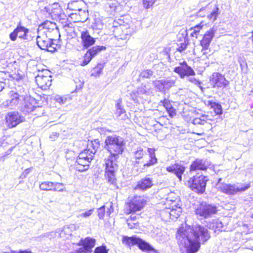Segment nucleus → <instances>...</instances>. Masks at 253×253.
Returning a JSON list of instances; mask_svg holds the SVG:
<instances>
[{"mask_svg": "<svg viewBox=\"0 0 253 253\" xmlns=\"http://www.w3.org/2000/svg\"><path fill=\"white\" fill-rule=\"evenodd\" d=\"M208 229L200 225L181 227L177 231L176 239L181 253H196L200 248L201 243L210 238Z\"/></svg>", "mask_w": 253, "mask_h": 253, "instance_id": "f257e3e1", "label": "nucleus"}, {"mask_svg": "<svg viewBox=\"0 0 253 253\" xmlns=\"http://www.w3.org/2000/svg\"><path fill=\"white\" fill-rule=\"evenodd\" d=\"M125 143L124 139L119 136H108L105 140V148L109 153V156L104 159L105 176L111 184H115L116 179L115 172L118 169L116 162L120 155L124 150Z\"/></svg>", "mask_w": 253, "mask_h": 253, "instance_id": "f03ea898", "label": "nucleus"}, {"mask_svg": "<svg viewBox=\"0 0 253 253\" xmlns=\"http://www.w3.org/2000/svg\"><path fill=\"white\" fill-rule=\"evenodd\" d=\"M37 43L42 50L53 52L55 48L52 46V41L60 37L59 29L56 24L49 21H46L39 26L37 31Z\"/></svg>", "mask_w": 253, "mask_h": 253, "instance_id": "7ed1b4c3", "label": "nucleus"}, {"mask_svg": "<svg viewBox=\"0 0 253 253\" xmlns=\"http://www.w3.org/2000/svg\"><path fill=\"white\" fill-rule=\"evenodd\" d=\"M221 178H219L216 184L217 189L228 195H235L239 192H243L251 187L250 183H237L234 184L221 183Z\"/></svg>", "mask_w": 253, "mask_h": 253, "instance_id": "20e7f679", "label": "nucleus"}, {"mask_svg": "<svg viewBox=\"0 0 253 253\" xmlns=\"http://www.w3.org/2000/svg\"><path fill=\"white\" fill-rule=\"evenodd\" d=\"M89 151V149H85L79 154L75 164L78 170L84 171L88 169L89 164L94 157Z\"/></svg>", "mask_w": 253, "mask_h": 253, "instance_id": "39448f33", "label": "nucleus"}, {"mask_svg": "<svg viewBox=\"0 0 253 253\" xmlns=\"http://www.w3.org/2000/svg\"><path fill=\"white\" fill-rule=\"evenodd\" d=\"M207 179L203 175L194 176L188 180V184L192 190L202 193L206 188Z\"/></svg>", "mask_w": 253, "mask_h": 253, "instance_id": "423d86ee", "label": "nucleus"}, {"mask_svg": "<svg viewBox=\"0 0 253 253\" xmlns=\"http://www.w3.org/2000/svg\"><path fill=\"white\" fill-rule=\"evenodd\" d=\"M126 4L125 0H108L105 5V10L110 16H114L121 11Z\"/></svg>", "mask_w": 253, "mask_h": 253, "instance_id": "0eeeda50", "label": "nucleus"}, {"mask_svg": "<svg viewBox=\"0 0 253 253\" xmlns=\"http://www.w3.org/2000/svg\"><path fill=\"white\" fill-rule=\"evenodd\" d=\"M217 212L216 207L214 205L202 203L196 210L197 215L204 218H209Z\"/></svg>", "mask_w": 253, "mask_h": 253, "instance_id": "6e6552de", "label": "nucleus"}, {"mask_svg": "<svg viewBox=\"0 0 253 253\" xmlns=\"http://www.w3.org/2000/svg\"><path fill=\"white\" fill-rule=\"evenodd\" d=\"M146 201L143 196L135 195L128 203L129 213L141 211L146 204Z\"/></svg>", "mask_w": 253, "mask_h": 253, "instance_id": "1a4fd4ad", "label": "nucleus"}, {"mask_svg": "<svg viewBox=\"0 0 253 253\" xmlns=\"http://www.w3.org/2000/svg\"><path fill=\"white\" fill-rule=\"evenodd\" d=\"M5 119L8 126L12 128L23 122L25 118L18 112H11L7 114Z\"/></svg>", "mask_w": 253, "mask_h": 253, "instance_id": "9d476101", "label": "nucleus"}, {"mask_svg": "<svg viewBox=\"0 0 253 253\" xmlns=\"http://www.w3.org/2000/svg\"><path fill=\"white\" fill-rule=\"evenodd\" d=\"M179 66L174 69V72L179 74L180 78L183 79L185 76L195 75L194 70L189 66L185 61L179 63Z\"/></svg>", "mask_w": 253, "mask_h": 253, "instance_id": "9b49d317", "label": "nucleus"}, {"mask_svg": "<svg viewBox=\"0 0 253 253\" xmlns=\"http://www.w3.org/2000/svg\"><path fill=\"white\" fill-rule=\"evenodd\" d=\"M51 76L44 75L41 73L36 77V82L39 87L42 89L46 90L51 84Z\"/></svg>", "mask_w": 253, "mask_h": 253, "instance_id": "f8f14e48", "label": "nucleus"}, {"mask_svg": "<svg viewBox=\"0 0 253 253\" xmlns=\"http://www.w3.org/2000/svg\"><path fill=\"white\" fill-rule=\"evenodd\" d=\"M29 30L19 23L13 32L9 35V38L12 41H15L17 37L21 39H27V34Z\"/></svg>", "mask_w": 253, "mask_h": 253, "instance_id": "ddd939ff", "label": "nucleus"}, {"mask_svg": "<svg viewBox=\"0 0 253 253\" xmlns=\"http://www.w3.org/2000/svg\"><path fill=\"white\" fill-rule=\"evenodd\" d=\"M10 99L6 101L5 106L13 108L25 98V95L19 94L13 91L9 93Z\"/></svg>", "mask_w": 253, "mask_h": 253, "instance_id": "4468645a", "label": "nucleus"}, {"mask_svg": "<svg viewBox=\"0 0 253 253\" xmlns=\"http://www.w3.org/2000/svg\"><path fill=\"white\" fill-rule=\"evenodd\" d=\"M211 82L213 84V87H226L229 84V82L226 80L222 75L218 73L212 74Z\"/></svg>", "mask_w": 253, "mask_h": 253, "instance_id": "2eb2a0df", "label": "nucleus"}, {"mask_svg": "<svg viewBox=\"0 0 253 253\" xmlns=\"http://www.w3.org/2000/svg\"><path fill=\"white\" fill-rule=\"evenodd\" d=\"M153 185V178L150 177L149 175H147L137 182L134 189L135 190L145 191L151 188Z\"/></svg>", "mask_w": 253, "mask_h": 253, "instance_id": "dca6fc26", "label": "nucleus"}, {"mask_svg": "<svg viewBox=\"0 0 253 253\" xmlns=\"http://www.w3.org/2000/svg\"><path fill=\"white\" fill-rule=\"evenodd\" d=\"M22 101L23 107H22L21 110L25 114L31 113L37 108L35 106V100L33 98L25 95V98Z\"/></svg>", "mask_w": 253, "mask_h": 253, "instance_id": "f3484780", "label": "nucleus"}, {"mask_svg": "<svg viewBox=\"0 0 253 253\" xmlns=\"http://www.w3.org/2000/svg\"><path fill=\"white\" fill-rule=\"evenodd\" d=\"M216 31V28L213 27L205 33L200 43L203 49H207L209 48Z\"/></svg>", "mask_w": 253, "mask_h": 253, "instance_id": "a211bd4d", "label": "nucleus"}, {"mask_svg": "<svg viewBox=\"0 0 253 253\" xmlns=\"http://www.w3.org/2000/svg\"><path fill=\"white\" fill-rule=\"evenodd\" d=\"M81 38L82 45L85 48L92 45L95 42V39L92 37L87 30L81 32Z\"/></svg>", "mask_w": 253, "mask_h": 253, "instance_id": "6ab92c4d", "label": "nucleus"}, {"mask_svg": "<svg viewBox=\"0 0 253 253\" xmlns=\"http://www.w3.org/2000/svg\"><path fill=\"white\" fill-rule=\"evenodd\" d=\"M185 167L181 164H174L166 168L168 171L174 174L179 181L182 180V174L185 171Z\"/></svg>", "mask_w": 253, "mask_h": 253, "instance_id": "aec40b11", "label": "nucleus"}, {"mask_svg": "<svg viewBox=\"0 0 253 253\" xmlns=\"http://www.w3.org/2000/svg\"><path fill=\"white\" fill-rule=\"evenodd\" d=\"M210 165V163L207 160L197 159L191 165L190 171L197 170H205Z\"/></svg>", "mask_w": 253, "mask_h": 253, "instance_id": "412c9836", "label": "nucleus"}, {"mask_svg": "<svg viewBox=\"0 0 253 253\" xmlns=\"http://www.w3.org/2000/svg\"><path fill=\"white\" fill-rule=\"evenodd\" d=\"M95 240L90 237H86L84 239H82L78 243V245L82 246L85 248L87 252L90 253L91 249L94 247Z\"/></svg>", "mask_w": 253, "mask_h": 253, "instance_id": "4be33fe9", "label": "nucleus"}, {"mask_svg": "<svg viewBox=\"0 0 253 253\" xmlns=\"http://www.w3.org/2000/svg\"><path fill=\"white\" fill-rule=\"evenodd\" d=\"M147 152L149 154V160L147 163H144V168L150 167L157 163V159L156 157L155 150L153 148H148Z\"/></svg>", "mask_w": 253, "mask_h": 253, "instance_id": "5701e85b", "label": "nucleus"}, {"mask_svg": "<svg viewBox=\"0 0 253 253\" xmlns=\"http://www.w3.org/2000/svg\"><path fill=\"white\" fill-rule=\"evenodd\" d=\"M139 241V238L136 236L131 237H128L127 236H123L122 240V243L126 246L130 248V247L136 245L137 242Z\"/></svg>", "mask_w": 253, "mask_h": 253, "instance_id": "b1692460", "label": "nucleus"}, {"mask_svg": "<svg viewBox=\"0 0 253 253\" xmlns=\"http://www.w3.org/2000/svg\"><path fill=\"white\" fill-rule=\"evenodd\" d=\"M182 212L181 208L173 209H166L162 211V214L164 215L165 213H168L169 218L174 219L178 218Z\"/></svg>", "mask_w": 253, "mask_h": 253, "instance_id": "393cba45", "label": "nucleus"}, {"mask_svg": "<svg viewBox=\"0 0 253 253\" xmlns=\"http://www.w3.org/2000/svg\"><path fill=\"white\" fill-rule=\"evenodd\" d=\"M173 193H171L168 195L167 198V204L169 206V209H177L180 207V202L179 199L174 198V199H172L171 196Z\"/></svg>", "mask_w": 253, "mask_h": 253, "instance_id": "a878e982", "label": "nucleus"}, {"mask_svg": "<svg viewBox=\"0 0 253 253\" xmlns=\"http://www.w3.org/2000/svg\"><path fill=\"white\" fill-rule=\"evenodd\" d=\"M82 4L83 1L82 0H76L71 1L68 3L67 8L71 11H79L82 10V8L80 6V5Z\"/></svg>", "mask_w": 253, "mask_h": 253, "instance_id": "bb28decb", "label": "nucleus"}, {"mask_svg": "<svg viewBox=\"0 0 253 253\" xmlns=\"http://www.w3.org/2000/svg\"><path fill=\"white\" fill-rule=\"evenodd\" d=\"M119 26H117L114 24V27L115 29L113 31L114 34L116 38L118 39L123 40V29L124 26L122 24L123 21L121 20H119Z\"/></svg>", "mask_w": 253, "mask_h": 253, "instance_id": "cd10ccee", "label": "nucleus"}, {"mask_svg": "<svg viewBox=\"0 0 253 253\" xmlns=\"http://www.w3.org/2000/svg\"><path fill=\"white\" fill-rule=\"evenodd\" d=\"M116 111L115 112V115L120 118L121 119H123L126 117V111L123 108L121 105V101L118 100L117 104H116Z\"/></svg>", "mask_w": 253, "mask_h": 253, "instance_id": "c85d7f7f", "label": "nucleus"}, {"mask_svg": "<svg viewBox=\"0 0 253 253\" xmlns=\"http://www.w3.org/2000/svg\"><path fill=\"white\" fill-rule=\"evenodd\" d=\"M133 158L136 160L134 161V164H138L139 162L137 160H140L143 158V156L146 154L145 151L141 147H137V149L133 152Z\"/></svg>", "mask_w": 253, "mask_h": 253, "instance_id": "c756f323", "label": "nucleus"}, {"mask_svg": "<svg viewBox=\"0 0 253 253\" xmlns=\"http://www.w3.org/2000/svg\"><path fill=\"white\" fill-rule=\"evenodd\" d=\"M210 228L214 230V232L221 231L223 228V224L219 219L213 220L210 225Z\"/></svg>", "mask_w": 253, "mask_h": 253, "instance_id": "7c9ffc66", "label": "nucleus"}, {"mask_svg": "<svg viewBox=\"0 0 253 253\" xmlns=\"http://www.w3.org/2000/svg\"><path fill=\"white\" fill-rule=\"evenodd\" d=\"M137 245L140 249L144 251H154V249L147 243L144 242L139 238V241L137 242Z\"/></svg>", "mask_w": 253, "mask_h": 253, "instance_id": "2f4dec72", "label": "nucleus"}, {"mask_svg": "<svg viewBox=\"0 0 253 253\" xmlns=\"http://www.w3.org/2000/svg\"><path fill=\"white\" fill-rule=\"evenodd\" d=\"M123 40H126L131 37L132 34L133 33L134 31L132 28H130L128 24L123 25Z\"/></svg>", "mask_w": 253, "mask_h": 253, "instance_id": "473e14b6", "label": "nucleus"}, {"mask_svg": "<svg viewBox=\"0 0 253 253\" xmlns=\"http://www.w3.org/2000/svg\"><path fill=\"white\" fill-rule=\"evenodd\" d=\"M99 142L98 140H95L94 141H91L87 146V149H89V152L94 156L98 148L99 147Z\"/></svg>", "mask_w": 253, "mask_h": 253, "instance_id": "72a5a7b5", "label": "nucleus"}, {"mask_svg": "<svg viewBox=\"0 0 253 253\" xmlns=\"http://www.w3.org/2000/svg\"><path fill=\"white\" fill-rule=\"evenodd\" d=\"M208 121H211L207 115H202L200 118H196L193 119L192 123L195 125H204L207 123Z\"/></svg>", "mask_w": 253, "mask_h": 253, "instance_id": "f704fd0d", "label": "nucleus"}, {"mask_svg": "<svg viewBox=\"0 0 253 253\" xmlns=\"http://www.w3.org/2000/svg\"><path fill=\"white\" fill-rule=\"evenodd\" d=\"M59 7L58 3H54L53 4L51 9L49 7H45L44 9L46 10V12H48L49 14L54 13L55 15H59L61 11V9Z\"/></svg>", "mask_w": 253, "mask_h": 253, "instance_id": "c9c22d12", "label": "nucleus"}, {"mask_svg": "<svg viewBox=\"0 0 253 253\" xmlns=\"http://www.w3.org/2000/svg\"><path fill=\"white\" fill-rule=\"evenodd\" d=\"M163 85L164 86L165 90L169 89L175 85L176 83V79H163Z\"/></svg>", "mask_w": 253, "mask_h": 253, "instance_id": "e433bc0d", "label": "nucleus"}, {"mask_svg": "<svg viewBox=\"0 0 253 253\" xmlns=\"http://www.w3.org/2000/svg\"><path fill=\"white\" fill-rule=\"evenodd\" d=\"M106 49V47L104 46H95L92 48L88 49L87 51L90 53V55H91L93 58L94 57L98 52H100L102 50H104Z\"/></svg>", "mask_w": 253, "mask_h": 253, "instance_id": "4c0bfd02", "label": "nucleus"}, {"mask_svg": "<svg viewBox=\"0 0 253 253\" xmlns=\"http://www.w3.org/2000/svg\"><path fill=\"white\" fill-rule=\"evenodd\" d=\"M209 104L213 109L214 112L217 115H221L222 113V107L220 104L215 102L209 101Z\"/></svg>", "mask_w": 253, "mask_h": 253, "instance_id": "58836bf2", "label": "nucleus"}, {"mask_svg": "<svg viewBox=\"0 0 253 253\" xmlns=\"http://www.w3.org/2000/svg\"><path fill=\"white\" fill-rule=\"evenodd\" d=\"M53 182L49 181H44L40 185V189L43 191H52Z\"/></svg>", "mask_w": 253, "mask_h": 253, "instance_id": "ea45409f", "label": "nucleus"}, {"mask_svg": "<svg viewBox=\"0 0 253 253\" xmlns=\"http://www.w3.org/2000/svg\"><path fill=\"white\" fill-rule=\"evenodd\" d=\"M92 59L91 55L87 51L84 55L83 57L82 61L80 62V65L82 66H84L87 65Z\"/></svg>", "mask_w": 253, "mask_h": 253, "instance_id": "a19ab883", "label": "nucleus"}, {"mask_svg": "<svg viewBox=\"0 0 253 253\" xmlns=\"http://www.w3.org/2000/svg\"><path fill=\"white\" fill-rule=\"evenodd\" d=\"M203 25L200 23L199 25L195 26L194 27L191 28V36L193 37L197 38V36L199 34L201 29L202 28Z\"/></svg>", "mask_w": 253, "mask_h": 253, "instance_id": "79ce46f5", "label": "nucleus"}, {"mask_svg": "<svg viewBox=\"0 0 253 253\" xmlns=\"http://www.w3.org/2000/svg\"><path fill=\"white\" fill-rule=\"evenodd\" d=\"M219 8L218 7H216L213 11H212L210 14H209L207 17L211 21H214L216 20L217 16H218L219 12H218Z\"/></svg>", "mask_w": 253, "mask_h": 253, "instance_id": "37998d69", "label": "nucleus"}, {"mask_svg": "<svg viewBox=\"0 0 253 253\" xmlns=\"http://www.w3.org/2000/svg\"><path fill=\"white\" fill-rule=\"evenodd\" d=\"M133 94L135 96V97L137 96V95H141V94H146L148 95L149 94V91L148 90H147L145 86L139 87L137 91L136 92H133Z\"/></svg>", "mask_w": 253, "mask_h": 253, "instance_id": "c03bdc74", "label": "nucleus"}, {"mask_svg": "<svg viewBox=\"0 0 253 253\" xmlns=\"http://www.w3.org/2000/svg\"><path fill=\"white\" fill-rule=\"evenodd\" d=\"M153 71L151 70H144L141 71L139 75L140 78H150L153 75Z\"/></svg>", "mask_w": 253, "mask_h": 253, "instance_id": "a18cd8bd", "label": "nucleus"}, {"mask_svg": "<svg viewBox=\"0 0 253 253\" xmlns=\"http://www.w3.org/2000/svg\"><path fill=\"white\" fill-rule=\"evenodd\" d=\"M153 84L159 91H165L164 86L163 85V80L154 81Z\"/></svg>", "mask_w": 253, "mask_h": 253, "instance_id": "49530a36", "label": "nucleus"}, {"mask_svg": "<svg viewBox=\"0 0 253 253\" xmlns=\"http://www.w3.org/2000/svg\"><path fill=\"white\" fill-rule=\"evenodd\" d=\"M52 191L62 192L63 191L64 184L62 183L53 182Z\"/></svg>", "mask_w": 253, "mask_h": 253, "instance_id": "de8ad7c7", "label": "nucleus"}, {"mask_svg": "<svg viewBox=\"0 0 253 253\" xmlns=\"http://www.w3.org/2000/svg\"><path fill=\"white\" fill-rule=\"evenodd\" d=\"M157 0H143V5L145 8H151Z\"/></svg>", "mask_w": 253, "mask_h": 253, "instance_id": "09e8293b", "label": "nucleus"}, {"mask_svg": "<svg viewBox=\"0 0 253 253\" xmlns=\"http://www.w3.org/2000/svg\"><path fill=\"white\" fill-rule=\"evenodd\" d=\"M104 64L99 63L93 69V74L95 75H99L102 72V70L104 68Z\"/></svg>", "mask_w": 253, "mask_h": 253, "instance_id": "8fccbe9b", "label": "nucleus"}, {"mask_svg": "<svg viewBox=\"0 0 253 253\" xmlns=\"http://www.w3.org/2000/svg\"><path fill=\"white\" fill-rule=\"evenodd\" d=\"M108 250L105 246H101L95 248L94 253H108Z\"/></svg>", "mask_w": 253, "mask_h": 253, "instance_id": "3c124183", "label": "nucleus"}, {"mask_svg": "<svg viewBox=\"0 0 253 253\" xmlns=\"http://www.w3.org/2000/svg\"><path fill=\"white\" fill-rule=\"evenodd\" d=\"M127 223L128 227L130 229L135 228L138 226L137 222H133V221H132V215H131L130 217L127 219Z\"/></svg>", "mask_w": 253, "mask_h": 253, "instance_id": "603ef678", "label": "nucleus"}, {"mask_svg": "<svg viewBox=\"0 0 253 253\" xmlns=\"http://www.w3.org/2000/svg\"><path fill=\"white\" fill-rule=\"evenodd\" d=\"M54 100L60 105L64 104L67 100V98L65 97L60 96V95H57L54 97Z\"/></svg>", "mask_w": 253, "mask_h": 253, "instance_id": "864d4df0", "label": "nucleus"}, {"mask_svg": "<svg viewBox=\"0 0 253 253\" xmlns=\"http://www.w3.org/2000/svg\"><path fill=\"white\" fill-rule=\"evenodd\" d=\"M94 210L93 209H90L89 210H88L84 212H83L80 215H78V217H84V218H87L89 217L93 213Z\"/></svg>", "mask_w": 253, "mask_h": 253, "instance_id": "5fc2aeb1", "label": "nucleus"}, {"mask_svg": "<svg viewBox=\"0 0 253 253\" xmlns=\"http://www.w3.org/2000/svg\"><path fill=\"white\" fill-rule=\"evenodd\" d=\"M188 43L184 41V42L180 43V46L177 48L176 50L180 53H183L187 48Z\"/></svg>", "mask_w": 253, "mask_h": 253, "instance_id": "6e6d98bb", "label": "nucleus"}, {"mask_svg": "<svg viewBox=\"0 0 253 253\" xmlns=\"http://www.w3.org/2000/svg\"><path fill=\"white\" fill-rule=\"evenodd\" d=\"M104 215H105V206H103L98 209V216L100 219H102L104 218Z\"/></svg>", "mask_w": 253, "mask_h": 253, "instance_id": "4d7b16f0", "label": "nucleus"}, {"mask_svg": "<svg viewBox=\"0 0 253 253\" xmlns=\"http://www.w3.org/2000/svg\"><path fill=\"white\" fill-rule=\"evenodd\" d=\"M163 105L167 109V110H168V109H170L172 107L169 101L166 99H165L164 100Z\"/></svg>", "mask_w": 253, "mask_h": 253, "instance_id": "13d9d810", "label": "nucleus"}, {"mask_svg": "<svg viewBox=\"0 0 253 253\" xmlns=\"http://www.w3.org/2000/svg\"><path fill=\"white\" fill-rule=\"evenodd\" d=\"M238 62L240 64V67H241V68L242 70H243L244 68L247 67V63L245 61V60L244 59H243L242 58H240Z\"/></svg>", "mask_w": 253, "mask_h": 253, "instance_id": "bf43d9fd", "label": "nucleus"}, {"mask_svg": "<svg viewBox=\"0 0 253 253\" xmlns=\"http://www.w3.org/2000/svg\"><path fill=\"white\" fill-rule=\"evenodd\" d=\"M188 81L193 84H194L196 85H200L201 84V82L196 79L194 77H190L188 78Z\"/></svg>", "mask_w": 253, "mask_h": 253, "instance_id": "052dcab7", "label": "nucleus"}, {"mask_svg": "<svg viewBox=\"0 0 253 253\" xmlns=\"http://www.w3.org/2000/svg\"><path fill=\"white\" fill-rule=\"evenodd\" d=\"M169 116L173 117L176 115L175 110L172 107L170 109L167 110Z\"/></svg>", "mask_w": 253, "mask_h": 253, "instance_id": "680f3d73", "label": "nucleus"}, {"mask_svg": "<svg viewBox=\"0 0 253 253\" xmlns=\"http://www.w3.org/2000/svg\"><path fill=\"white\" fill-rule=\"evenodd\" d=\"M3 253H33L31 251H28V250H20L18 252L15 251H11V252H4Z\"/></svg>", "mask_w": 253, "mask_h": 253, "instance_id": "e2e57ef3", "label": "nucleus"}, {"mask_svg": "<svg viewBox=\"0 0 253 253\" xmlns=\"http://www.w3.org/2000/svg\"><path fill=\"white\" fill-rule=\"evenodd\" d=\"M76 252L78 253H88V252H87V251H86L84 246L77 250Z\"/></svg>", "mask_w": 253, "mask_h": 253, "instance_id": "0e129e2a", "label": "nucleus"}, {"mask_svg": "<svg viewBox=\"0 0 253 253\" xmlns=\"http://www.w3.org/2000/svg\"><path fill=\"white\" fill-rule=\"evenodd\" d=\"M56 232L53 231L46 234L47 236L48 237H54L56 236Z\"/></svg>", "mask_w": 253, "mask_h": 253, "instance_id": "69168bd1", "label": "nucleus"}, {"mask_svg": "<svg viewBox=\"0 0 253 253\" xmlns=\"http://www.w3.org/2000/svg\"><path fill=\"white\" fill-rule=\"evenodd\" d=\"M59 136V133L57 132H53L52 134L50 136V138H55L58 137Z\"/></svg>", "mask_w": 253, "mask_h": 253, "instance_id": "338daca9", "label": "nucleus"}, {"mask_svg": "<svg viewBox=\"0 0 253 253\" xmlns=\"http://www.w3.org/2000/svg\"><path fill=\"white\" fill-rule=\"evenodd\" d=\"M203 9H201L198 12V15L201 17H204L205 15H203L201 13L202 12Z\"/></svg>", "mask_w": 253, "mask_h": 253, "instance_id": "774afa93", "label": "nucleus"}]
</instances>
